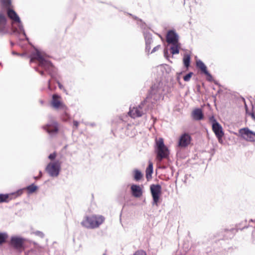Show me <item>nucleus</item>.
<instances>
[{"label": "nucleus", "instance_id": "17", "mask_svg": "<svg viewBox=\"0 0 255 255\" xmlns=\"http://www.w3.org/2000/svg\"><path fill=\"white\" fill-rule=\"evenodd\" d=\"M52 105L56 109H62L64 107V105L61 102L60 98L56 95L53 96Z\"/></svg>", "mask_w": 255, "mask_h": 255}, {"label": "nucleus", "instance_id": "13", "mask_svg": "<svg viewBox=\"0 0 255 255\" xmlns=\"http://www.w3.org/2000/svg\"><path fill=\"white\" fill-rule=\"evenodd\" d=\"M166 41L168 44H174L178 41V36L173 30H169L166 35Z\"/></svg>", "mask_w": 255, "mask_h": 255}, {"label": "nucleus", "instance_id": "33", "mask_svg": "<svg viewBox=\"0 0 255 255\" xmlns=\"http://www.w3.org/2000/svg\"><path fill=\"white\" fill-rule=\"evenodd\" d=\"M58 84H59V86L60 88H61V85H60V84L59 83H58Z\"/></svg>", "mask_w": 255, "mask_h": 255}, {"label": "nucleus", "instance_id": "7", "mask_svg": "<svg viewBox=\"0 0 255 255\" xmlns=\"http://www.w3.org/2000/svg\"><path fill=\"white\" fill-rule=\"evenodd\" d=\"M196 66L200 70L202 74L205 76L206 80H212L213 77L212 75L207 70V68L205 64L201 60L196 61Z\"/></svg>", "mask_w": 255, "mask_h": 255}, {"label": "nucleus", "instance_id": "30", "mask_svg": "<svg viewBox=\"0 0 255 255\" xmlns=\"http://www.w3.org/2000/svg\"><path fill=\"white\" fill-rule=\"evenodd\" d=\"M55 156H56V155L55 153H52L49 155V158L50 159H53L55 157Z\"/></svg>", "mask_w": 255, "mask_h": 255}, {"label": "nucleus", "instance_id": "11", "mask_svg": "<svg viewBox=\"0 0 255 255\" xmlns=\"http://www.w3.org/2000/svg\"><path fill=\"white\" fill-rule=\"evenodd\" d=\"M8 32L6 26V18L5 16L0 13V34H5Z\"/></svg>", "mask_w": 255, "mask_h": 255}, {"label": "nucleus", "instance_id": "14", "mask_svg": "<svg viewBox=\"0 0 255 255\" xmlns=\"http://www.w3.org/2000/svg\"><path fill=\"white\" fill-rule=\"evenodd\" d=\"M142 106L143 105L141 104L138 107H133L131 109L129 112L130 116L133 118L141 116L143 114V111L142 109Z\"/></svg>", "mask_w": 255, "mask_h": 255}, {"label": "nucleus", "instance_id": "3", "mask_svg": "<svg viewBox=\"0 0 255 255\" xmlns=\"http://www.w3.org/2000/svg\"><path fill=\"white\" fill-rule=\"evenodd\" d=\"M156 149L157 154V158L159 160L168 156L169 151L168 148L165 145L163 138H159L156 140Z\"/></svg>", "mask_w": 255, "mask_h": 255}, {"label": "nucleus", "instance_id": "9", "mask_svg": "<svg viewBox=\"0 0 255 255\" xmlns=\"http://www.w3.org/2000/svg\"><path fill=\"white\" fill-rule=\"evenodd\" d=\"M6 11L7 16L12 21L13 23H17L21 30L22 25L20 19L16 12L13 9V8H11Z\"/></svg>", "mask_w": 255, "mask_h": 255}, {"label": "nucleus", "instance_id": "32", "mask_svg": "<svg viewBox=\"0 0 255 255\" xmlns=\"http://www.w3.org/2000/svg\"><path fill=\"white\" fill-rule=\"evenodd\" d=\"M39 73H40L41 75H43V74H44V71H39Z\"/></svg>", "mask_w": 255, "mask_h": 255}, {"label": "nucleus", "instance_id": "27", "mask_svg": "<svg viewBox=\"0 0 255 255\" xmlns=\"http://www.w3.org/2000/svg\"><path fill=\"white\" fill-rule=\"evenodd\" d=\"M134 255H146L145 252L143 251H138L136 252Z\"/></svg>", "mask_w": 255, "mask_h": 255}, {"label": "nucleus", "instance_id": "29", "mask_svg": "<svg viewBox=\"0 0 255 255\" xmlns=\"http://www.w3.org/2000/svg\"><path fill=\"white\" fill-rule=\"evenodd\" d=\"M160 48V45H158L156 46H155L152 50L151 51V53H153L155 51H156V50H158L159 48Z\"/></svg>", "mask_w": 255, "mask_h": 255}, {"label": "nucleus", "instance_id": "19", "mask_svg": "<svg viewBox=\"0 0 255 255\" xmlns=\"http://www.w3.org/2000/svg\"><path fill=\"white\" fill-rule=\"evenodd\" d=\"M172 46L170 47L171 53L174 54H178L179 52V49L180 48V43L178 42L174 44H171Z\"/></svg>", "mask_w": 255, "mask_h": 255}, {"label": "nucleus", "instance_id": "31", "mask_svg": "<svg viewBox=\"0 0 255 255\" xmlns=\"http://www.w3.org/2000/svg\"><path fill=\"white\" fill-rule=\"evenodd\" d=\"M74 125L76 127H77L78 126V123L77 122L75 121L74 122Z\"/></svg>", "mask_w": 255, "mask_h": 255}, {"label": "nucleus", "instance_id": "24", "mask_svg": "<svg viewBox=\"0 0 255 255\" xmlns=\"http://www.w3.org/2000/svg\"><path fill=\"white\" fill-rule=\"evenodd\" d=\"M133 173H134V178L135 180H136V181L139 180L142 178V174L139 170H138L137 169H135L133 171Z\"/></svg>", "mask_w": 255, "mask_h": 255}, {"label": "nucleus", "instance_id": "18", "mask_svg": "<svg viewBox=\"0 0 255 255\" xmlns=\"http://www.w3.org/2000/svg\"><path fill=\"white\" fill-rule=\"evenodd\" d=\"M11 241L12 245L16 248L21 247L23 243L22 239L18 237H12Z\"/></svg>", "mask_w": 255, "mask_h": 255}, {"label": "nucleus", "instance_id": "21", "mask_svg": "<svg viewBox=\"0 0 255 255\" xmlns=\"http://www.w3.org/2000/svg\"><path fill=\"white\" fill-rule=\"evenodd\" d=\"M0 2L2 7L5 8L6 10L11 8H13L11 0H0Z\"/></svg>", "mask_w": 255, "mask_h": 255}, {"label": "nucleus", "instance_id": "23", "mask_svg": "<svg viewBox=\"0 0 255 255\" xmlns=\"http://www.w3.org/2000/svg\"><path fill=\"white\" fill-rule=\"evenodd\" d=\"M191 56L189 54H186L184 55L183 61L184 66L187 68L189 67L190 63Z\"/></svg>", "mask_w": 255, "mask_h": 255}, {"label": "nucleus", "instance_id": "4", "mask_svg": "<svg viewBox=\"0 0 255 255\" xmlns=\"http://www.w3.org/2000/svg\"><path fill=\"white\" fill-rule=\"evenodd\" d=\"M60 165L58 161L50 163L46 167V171L51 176H57L59 172Z\"/></svg>", "mask_w": 255, "mask_h": 255}, {"label": "nucleus", "instance_id": "10", "mask_svg": "<svg viewBox=\"0 0 255 255\" xmlns=\"http://www.w3.org/2000/svg\"><path fill=\"white\" fill-rule=\"evenodd\" d=\"M22 193V190L20 189L16 192L12 193L9 194H0V203L3 202H7L11 200L13 198L20 196Z\"/></svg>", "mask_w": 255, "mask_h": 255}, {"label": "nucleus", "instance_id": "15", "mask_svg": "<svg viewBox=\"0 0 255 255\" xmlns=\"http://www.w3.org/2000/svg\"><path fill=\"white\" fill-rule=\"evenodd\" d=\"M191 142L190 136L186 133L182 134L179 141V146L181 147H186Z\"/></svg>", "mask_w": 255, "mask_h": 255}, {"label": "nucleus", "instance_id": "8", "mask_svg": "<svg viewBox=\"0 0 255 255\" xmlns=\"http://www.w3.org/2000/svg\"><path fill=\"white\" fill-rule=\"evenodd\" d=\"M212 129L218 139L220 143L223 142L222 137L224 135V132L222 126L217 122H214L212 125Z\"/></svg>", "mask_w": 255, "mask_h": 255}, {"label": "nucleus", "instance_id": "22", "mask_svg": "<svg viewBox=\"0 0 255 255\" xmlns=\"http://www.w3.org/2000/svg\"><path fill=\"white\" fill-rule=\"evenodd\" d=\"M153 173V164L151 161L149 162L148 167L146 169V177L147 180L151 178V175Z\"/></svg>", "mask_w": 255, "mask_h": 255}, {"label": "nucleus", "instance_id": "12", "mask_svg": "<svg viewBox=\"0 0 255 255\" xmlns=\"http://www.w3.org/2000/svg\"><path fill=\"white\" fill-rule=\"evenodd\" d=\"M143 188L142 185L132 184L130 187L132 195L136 198L140 197L143 193Z\"/></svg>", "mask_w": 255, "mask_h": 255}, {"label": "nucleus", "instance_id": "26", "mask_svg": "<svg viewBox=\"0 0 255 255\" xmlns=\"http://www.w3.org/2000/svg\"><path fill=\"white\" fill-rule=\"evenodd\" d=\"M7 238V236L4 234H0V244L4 242Z\"/></svg>", "mask_w": 255, "mask_h": 255}, {"label": "nucleus", "instance_id": "28", "mask_svg": "<svg viewBox=\"0 0 255 255\" xmlns=\"http://www.w3.org/2000/svg\"><path fill=\"white\" fill-rule=\"evenodd\" d=\"M191 76V73H189L188 74H186V75L183 76V80H188L190 78Z\"/></svg>", "mask_w": 255, "mask_h": 255}, {"label": "nucleus", "instance_id": "34", "mask_svg": "<svg viewBox=\"0 0 255 255\" xmlns=\"http://www.w3.org/2000/svg\"><path fill=\"white\" fill-rule=\"evenodd\" d=\"M36 71H38V68H37L36 69Z\"/></svg>", "mask_w": 255, "mask_h": 255}, {"label": "nucleus", "instance_id": "25", "mask_svg": "<svg viewBox=\"0 0 255 255\" xmlns=\"http://www.w3.org/2000/svg\"><path fill=\"white\" fill-rule=\"evenodd\" d=\"M37 186L34 185H31L26 188L29 193H32L35 191L37 189Z\"/></svg>", "mask_w": 255, "mask_h": 255}, {"label": "nucleus", "instance_id": "1", "mask_svg": "<svg viewBox=\"0 0 255 255\" xmlns=\"http://www.w3.org/2000/svg\"><path fill=\"white\" fill-rule=\"evenodd\" d=\"M35 60L38 62L39 67L44 69L49 73L54 71V67L52 64L47 59V57L41 52H36L31 58L30 62H33Z\"/></svg>", "mask_w": 255, "mask_h": 255}, {"label": "nucleus", "instance_id": "2", "mask_svg": "<svg viewBox=\"0 0 255 255\" xmlns=\"http://www.w3.org/2000/svg\"><path fill=\"white\" fill-rule=\"evenodd\" d=\"M105 221V218L99 215H91L86 216L82 222V225L87 228H96Z\"/></svg>", "mask_w": 255, "mask_h": 255}, {"label": "nucleus", "instance_id": "20", "mask_svg": "<svg viewBox=\"0 0 255 255\" xmlns=\"http://www.w3.org/2000/svg\"><path fill=\"white\" fill-rule=\"evenodd\" d=\"M203 114L200 109H197L194 110L192 112V117L196 120H199L203 118Z\"/></svg>", "mask_w": 255, "mask_h": 255}, {"label": "nucleus", "instance_id": "6", "mask_svg": "<svg viewBox=\"0 0 255 255\" xmlns=\"http://www.w3.org/2000/svg\"><path fill=\"white\" fill-rule=\"evenodd\" d=\"M241 136L245 139L250 141H255V132L248 128L241 129L239 130Z\"/></svg>", "mask_w": 255, "mask_h": 255}, {"label": "nucleus", "instance_id": "16", "mask_svg": "<svg viewBox=\"0 0 255 255\" xmlns=\"http://www.w3.org/2000/svg\"><path fill=\"white\" fill-rule=\"evenodd\" d=\"M44 128L51 135H53L58 131V127L56 123L54 122H51L45 127Z\"/></svg>", "mask_w": 255, "mask_h": 255}, {"label": "nucleus", "instance_id": "5", "mask_svg": "<svg viewBox=\"0 0 255 255\" xmlns=\"http://www.w3.org/2000/svg\"><path fill=\"white\" fill-rule=\"evenodd\" d=\"M153 203L157 204L161 194V187L159 185L152 184L150 187Z\"/></svg>", "mask_w": 255, "mask_h": 255}]
</instances>
